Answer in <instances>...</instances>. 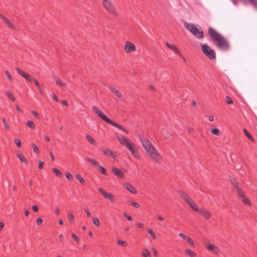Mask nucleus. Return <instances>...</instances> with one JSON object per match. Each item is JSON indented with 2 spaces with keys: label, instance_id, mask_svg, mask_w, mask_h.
<instances>
[{
  "label": "nucleus",
  "instance_id": "nucleus-32",
  "mask_svg": "<svg viewBox=\"0 0 257 257\" xmlns=\"http://www.w3.org/2000/svg\"><path fill=\"white\" fill-rule=\"evenodd\" d=\"M230 182L232 186H233V187L235 188V189H236L237 188H239L238 186V183L236 180L234 179H231L230 180Z\"/></svg>",
  "mask_w": 257,
  "mask_h": 257
},
{
  "label": "nucleus",
  "instance_id": "nucleus-35",
  "mask_svg": "<svg viewBox=\"0 0 257 257\" xmlns=\"http://www.w3.org/2000/svg\"><path fill=\"white\" fill-rule=\"evenodd\" d=\"M147 232L150 234L153 239H155L156 238V234L151 229L148 228L147 230Z\"/></svg>",
  "mask_w": 257,
  "mask_h": 257
},
{
  "label": "nucleus",
  "instance_id": "nucleus-60",
  "mask_svg": "<svg viewBox=\"0 0 257 257\" xmlns=\"http://www.w3.org/2000/svg\"><path fill=\"white\" fill-rule=\"evenodd\" d=\"M179 235L180 237L183 238V239H187L188 237H187L184 234L182 233H180L179 234Z\"/></svg>",
  "mask_w": 257,
  "mask_h": 257
},
{
  "label": "nucleus",
  "instance_id": "nucleus-53",
  "mask_svg": "<svg viewBox=\"0 0 257 257\" xmlns=\"http://www.w3.org/2000/svg\"><path fill=\"white\" fill-rule=\"evenodd\" d=\"M52 98L53 99L56 101V102H58V97L57 96H56V95L55 94V93H52Z\"/></svg>",
  "mask_w": 257,
  "mask_h": 257
},
{
  "label": "nucleus",
  "instance_id": "nucleus-61",
  "mask_svg": "<svg viewBox=\"0 0 257 257\" xmlns=\"http://www.w3.org/2000/svg\"><path fill=\"white\" fill-rule=\"evenodd\" d=\"M61 103L65 106H67L68 105V103L66 100H63L61 101Z\"/></svg>",
  "mask_w": 257,
  "mask_h": 257
},
{
  "label": "nucleus",
  "instance_id": "nucleus-20",
  "mask_svg": "<svg viewBox=\"0 0 257 257\" xmlns=\"http://www.w3.org/2000/svg\"><path fill=\"white\" fill-rule=\"evenodd\" d=\"M1 18L7 24L8 26L10 29H15V26L8 19V18H7L4 16H3Z\"/></svg>",
  "mask_w": 257,
  "mask_h": 257
},
{
  "label": "nucleus",
  "instance_id": "nucleus-54",
  "mask_svg": "<svg viewBox=\"0 0 257 257\" xmlns=\"http://www.w3.org/2000/svg\"><path fill=\"white\" fill-rule=\"evenodd\" d=\"M123 215L128 220L131 221L132 220V217L131 216L127 215L126 213H123Z\"/></svg>",
  "mask_w": 257,
  "mask_h": 257
},
{
  "label": "nucleus",
  "instance_id": "nucleus-28",
  "mask_svg": "<svg viewBox=\"0 0 257 257\" xmlns=\"http://www.w3.org/2000/svg\"><path fill=\"white\" fill-rule=\"evenodd\" d=\"M87 161L92 164L94 166L98 167L99 165L98 163L93 159L88 158Z\"/></svg>",
  "mask_w": 257,
  "mask_h": 257
},
{
  "label": "nucleus",
  "instance_id": "nucleus-21",
  "mask_svg": "<svg viewBox=\"0 0 257 257\" xmlns=\"http://www.w3.org/2000/svg\"><path fill=\"white\" fill-rule=\"evenodd\" d=\"M126 188L133 194H136L137 193L136 188L130 183L126 184Z\"/></svg>",
  "mask_w": 257,
  "mask_h": 257
},
{
  "label": "nucleus",
  "instance_id": "nucleus-2",
  "mask_svg": "<svg viewBox=\"0 0 257 257\" xmlns=\"http://www.w3.org/2000/svg\"><path fill=\"white\" fill-rule=\"evenodd\" d=\"M208 34L212 40L215 43L216 46L220 49L227 50L229 48V45L226 40L214 29L211 27L208 28Z\"/></svg>",
  "mask_w": 257,
  "mask_h": 257
},
{
  "label": "nucleus",
  "instance_id": "nucleus-18",
  "mask_svg": "<svg viewBox=\"0 0 257 257\" xmlns=\"http://www.w3.org/2000/svg\"><path fill=\"white\" fill-rule=\"evenodd\" d=\"M166 45L169 48L173 50L175 53L181 55L179 50L174 44H169V43L167 42Z\"/></svg>",
  "mask_w": 257,
  "mask_h": 257
},
{
  "label": "nucleus",
  "instance_id": "nucleus-52",
  "mask_svg": "<svg viewBox=\"0 0 257 257\" xmlns=\"http://www.w3.org/2000/svg\"><path fill=\"white\" fill-rule=\"evenodd\" d=\"M84 211L86 213L87 216L89 218L91 217V214L89 211L88 209H84Z\"/></svg>",
  "mask_w": 257,
  "mask_h": 257
},
{
  "label": "nucleus",
  "instance_id": "nucleus-26",
  "mask_svg": "<svg viewBox=\"0 0 257 257\" xmlns=\"http://www.w3.org/2000/svg\"><path fill=\"white\" fill-rule=\"evenodd\" d=\"M185 251L187 254L190 256L191 257H195L196 255V252L190 249H187Z\"/></svg>",
  "mask_w": 257,
  "mask_h": 257
},
{
  "label": "nucleus",
  "instance_id": "nucleus-5",
  "mask_svg": "<svg viewBox=\"0 0 257 257\" xmlns=\"http://www.w3.org/2000/svg\"><path fill=\"white\" fill-rule=\"evenodd\" d=\"M185 27L197 38L201 39L203 38L204 33L203 31H200L193 24H187V23H186Z\"/></svg>",
  "mask_w": 257,
  "mask_h": 257
},
{
  "label": "nucleus",
  "instance_id": "nucleus-63",
  "mask_svg": "<svg viewBox=\"0 0 257 257\" xmlns=\"http://www.w3.org/2000/svg\"><path fill=\"white\" fill-rule=\"evenodd\" d=\"M16 108L17 110L19 112H21L22 111V109L20 108V107L18 105H16Z\"/></svg>",
  "mask_w": 257,
  "mask_h": 257
},
{
  "label": "nucleus",
  "instance_id": "nucleus-56",
  "mask_svg": "<svg viewBox=\"0 0 257 257\" xmlns=\"http://www.w3.org/2000/svg\"><path fill=\"white\" fill-rule=\"evenodd\" d=\"M136 225L139 228H144V224L140 222H137L136 223Z\"/></svg>",
  "mask_w": 257,
  "mask_h": 257
},
{
  "label": "nucleus",
  "instance_id": "nucleus-3",
  "mask_svg": "<svg viewBox=\"0 0 257 257\" xmlns=\"http://www.w3.org/2000/svg\"><path fill=\"white\" fill-rule=\"evenodd\" d=\"M117 138L120 144L123 146H125L130 151L131 154L135 158H140V153L136 149V146L134 143H133L129 139L125 138L122 135L117 136Z\"/></svg>",
  "mask_w": 257,
  "mask_h": 257
},
{
  "label": "nucleus",
  "instance_id": "nucleus-45",
  "mask_svg": "<svg viewBox=\"0 0 257 257\" xmlns=\"http://www.w3.org/2000/svg\"><path fill=\"white\" fill-rule=\"evenodd\" d=\"M15 143L17 145L18 148H21V141L20 139H16L15 140Z\"/></svg>",
  "mask_w": 257,
  "mask_h": 257
},
{
  "label": "nucleus",
  "instance_id": "nucleus-38",
  "mask_svg": "<svg viewBox=\"0 0 257 257\" xmlns=\"http://www.w3.org/2000/svg\"><path fill=\"white\" fill-rule=\"evenodd\" d=\"M98 167L99 168L102 174L105 176L107 175L106 170L103 166L98 165Z\"/></svg>",
  "mask_w": 257,
  "mask_h": 257
},
{
  "label": "nucleus",
  "instance_id": "nucleus-16",
  "mask_svg": "<svg viewBox=\"0 0 257 257\" xmlns=\"http://www.w3.org/2000/svg\"><path fill=\"white\" fill-rule=\"evenodd\" d=\"M112 171L115 176H116L118 177H119L120 178H123V177H124L123 173L122 172V171L120 169H119L115 167H113L112 168Z\"/></svg>",
  "mask_w": 257,
  "mask_h": 257
},
{
  "label": "nucleus",
  "instance_id": "nucleus-24",
  "mask_svg": "<svg viewBox=\"0 0 257 257\" xmlns=\"http://www.w3.org/2000/svg\"><path fill=\"white\" fill-rule=\"evenodd\" d=\"M17 157L19 158L20 160L22 162H24L26 164H27L28 161L27 159L26 158V157L22 154H17Z\"/></svg>",
  "mask_w": 257,
  "mask_h": 257
},
{
  "label": "nucleus",
  "instance_id": "nucleus-64",
  "mask_svg": "<svg viewBox=\"0 0 257 257\" xmlns=\"http://www.w3.org/2000/svg\"><path fill=\"white\" fill-rule=\"evenodd\" d=\"M55 213L56 215L59 214V213H60V210H59V209L58 208H56V209L55 210Z\"/></svg>",
  "mask_w": 257,
  "mask_h": 257
},
{
  "label": "nucleus",
  "instance_id": "nucleus-49",
  "mask_svg": "<svg viewBox=\"0 0 257 257\" xmlns=\"http://www.w3.org/2000/svg\"><path fill=\"white\" fill-rule=\"evenodd\" d=\"M66 177L69 180H71L73 179L72 175L70 173H67L66 175Z\"/></svg>",
  "mask_w": 257,
  "mask_h": 257
},
{
  "label": "nucleus",
  "instance_id": "nucleus-10",
  "mask_svg": "<svg viewBox=\"0 0 257 257\" xmlns=\"http://www.w3.org/2000/svg\"><path fill=\"white\" fill-rule=\"evenodd\" d=\"M124 49L126 53H131L136 50V47L132 42L127 41L125 42Z\"/></svg>",
  "mask_w": 257,
  "mask_h": 257
},
{
  "label": "nucleus",
  "instance_id": "nucleus-9",
  "mask_svg": "<svg viewBox=\"0 0 257 257\" xmlns=\"http://www.w3.org/2000/svg\"><path fill=\"white\" fill-rule=\"evenodd\" d=\"M98 190L105 198L109 199L112 202L114 201L115 198L112 194L106 192L102 188H98Z\"/></svg>",
  "mask_w": 257,
  "mask_h": 257
},
{
  "label": "nucleus",
  "instance_id": "nucleus-27",
  "mask_svg": "<svg viewBox=\"0 0 257 257\" xmlns=\"http://www.w3.org/2000/svg\"><path fill=\"white\" fill-rule=\"evenodd\" d=\"M53 172L58 177H61L62 176V174L60 171L57 168H53L52 169Z\"/></svg>",
  "mask_w": 257,
  "mask_h": 257
},
{
  "label": "nucleus",
  "instance_id": "nucleus-40",
  "mask_svg": "<svg viewBox=\"0 0 257 257\" xmlns=\"http://www.w3.org/2000/svg\"><path fill=\"white\" fill-rule=\"evenodd\" d=\"M93 222L96 226H99L100 225V221L97 218H94L93 219Z\"/></svg>",
  "mask_w": 257,
  "mask_h": 257
},
{
  "label": "nucleus",
  "instance_id": "nucleus-7",
  "mask_svg": "<svg viewBox=\"0 0 257 257\" xmlns=\"http://www.w3.org/2000/svg\"><path fill=\"white\" fill-rule=\"evenodd\" d=\"M103 6L109 13L117 16L118 14L114 5L109 0H103Z\"/></svg>",
  "mask_w": 257,
  "mask_h": 257
},
{
  "label": "nucleus",
  "instance_id": "nucleus-30",
  "mask_svg": "<svg viewBox=\"0 0 257 257\" xmlns=\"http://www.w3.org/2000/svg\"><path fill=\"white\" fill-rule=\"evenodd\" d=\"M241 201L243 202V203L244 204H247L249 206L251 205L250 202L245 196H244L242 197Z\"/></svg>",
  "mask_w": 257,
  "mask_h": 257
},
{
  "label": "nucleus",
  "instance_id": "nucleus-47",
  "mask_svg": "<svg viewBox=\"0 0 257 257\" xmlns=\"http://www.w3.org/2000/svg\"><path fill=\"white\" fill-rule=\"evenodd\" d=\"M33 148L34 151L35 153L38 154L39 153V149L36 144H34L33 145Z\"/></svg>",
  "mask_w": 257,
  "mask_h": 257
},
{
  "label": "nucleus",
  "instance_id": "nucleus-12",
  "mask_svg": "<svg viewBox=\"0 0 257 257\" xmlns=\"http://www.w3.org/2000/svg\"><path fill=\"white\" fill-rule=\"evenodd\" d=\"M197 212L206 219H209L211 216L210 212L207 209L204 208L199 209V211Z\"/></svg>",
  "mask_w": 257,
  "mask_h": 257
},
{
  "label": "nucleus",
  "instance_id": "nucleus-44",
  "mask_svg": "<svg viewBox=\"0 0 257 257\" xmlns=\"http://www.w3.org/2000/svg\"><path fill=\"white\" fill-rule=\"evenodd\" d=\"M2 120H3V122L4 123L5 129L9 130L10 129V127H9V126L8 124L7 123V122L6 121V118H3L2 119Z\"/></svg>",
  "mask_w": 257,
  "mask_h": 257
},
{
  "label": "nucleus",
  "instance_id": "nucleus-39",
  "mask_svg": "<svg viewBox=\"0 0 257 257\" xmlns=\"http://www.w3.org/2000/svg\"><path fill=\"white\" fill-rule=\"evenodd\" d=\"M211 133H212V134L215 135L216 136H219L220 135V134L219 129L217 128H213L211 130Z\"/></svg>",
  "mask_w": 257,
  "mask_h": 257
},
{
  "label": "nucleus",
  "instance_id": "nucleus-6",
  "mask_svg": "<svg viewBox=\"0 0 257 257\" xmlns=\"http://www.w3.org/2000/svg\"><path fill=\"white\" fill-rule=\"evenodd\" d=\"M202 52L210 60H213L216 58L214 51L206 44L201 45Z\"/></svg>",
  "mask_w": 257,
  "mask_h": 257
},
{
  "label": "nucleus",
  "instance_id": "nucleus-15",
  "mask_svg": "<svg viewBox=\"0 0 257 257\" xmlns=\"http://www.w3.org/2000/svg\"><path fill=\"white\" fill-rule=\"evenodd\" d=\"M102 151L105 156H110L112 157L113 158L115 159V157L116 156L115 153L110 149L107 148H102Z\"/></svg>",
  "mask_w": 257,
  "mask_h": 257
},
{
  "label": "nucleus",
  "instance_id": "nucleus-50",
  "mask_svg": "<svg viewBox=\"0 0 257 257\" xmlns=\"http://www.w3.org/2000/svg\"><path fill=\"white\" fill-rule=\"evenodd\" d=\"M131 204L136 208H139L140 206L139 203L133 201L131 202Z\"/></svg>",
  "mask_w": 257,
  "mask_h": 257
},
{
  "label": "nucleus",
  "instance_id": "nucleus-1",
  "mask_svg": "<svg viewBox=\"0 0 257 257\" xmlns=\"http://www.w3.org/2000/svg\"><path fill=\"white\" fill-rule=\"evenodd\" d=\"M140 141L143 148L151 158L156 163L161 162L163 158L152 143L144 136L140 137Z\"/></svg>",
  "mask_w": 257,
  "mask_h": 257
},
{
  "label": "nucleus",
  "instance_id": "nucleus-41",
  "mask_svg": "<svg viewBox=\"0 0 257 257\" xmlns=\"http://www.w3.org/2000/svg\"><path fill=\"white\" fill-rule=\"evenodd\" d=\"M225 101H226V103L228 104L233 103V101H232V99L228 96H226L225 97Z\"/></svg>",
  "mask_w": 257,
  "mask_h": 257
},
{
  "label": "nucleus",
  "instance_id": "nucleus-42",
  "mask_svg": "<svg viewBox=\"0 0 257 257\" xmlns=\"http://www.w3.org/2000/svg\"><path fill=\"white\" fill-rule=\"evenodd\" d=\"M27 125L29 126V127H30V128H31L32 129L35 128V124H34V122L31 120H29L27 122Z\"/></svg>",
  "mask_w": 257,
  "mask_h": 257
},
{
  "label": "nucleus",
  "instance_id": "nucleus-43",
  "mask_svg": "<svg viewBox=\"0 0 257 257\" xmlns=\"http://www.w3.org/2000/svg\"><path fill=\"white\" fill-rule=\"evenodd\" d=\"M71 236L73 238V239L77 242H79L80 239L78 236H77L76 234L74 233L71 234Z\"/></svg>",
  "mask_w": 257,
  "mask_h": 257
},
{
  "label": "nucleus",
  "instance_id": "nucleus-33",
  "mask_svg": "<svg viewBox=\"0 0 257 257\" xmlns=\"http://www.w3.org/2000/svg\"><path fill=\"white\" fill-rule=\"evenodd\" d=\"M68 216L69 219V221L70 223H73L74 221V218L73 213L71 212H69L68 213Z\"/></svg>",
  "mask_w": 257,
  "mask_h": 257
},
{
  "label": "nucleus",
  "instance_id": "nucleus-14",
  "mask_svg": "<svg viewBox=\"0 0 257 257\" xmlns=\"http://www.w3.org/2000/svg\"><path fill=\"white\" fill-rule=\"evenodd\" d=\"M180 196L188 204L192 199L187 194L184 192L180 191L179 192Z\"/></svg>",
  "mask_w": 257,
  "mask_h": 257
},
{
  "label": "nucleus",
  "instance_id": "nucleus-55",
  "mask_svg": "<svg viewBox=\"0 0 257 257\" xmlns=\"http://www.w3.org/2000/svg\"><path fill=\"white\" fill-rule=\"evenodd\" d=\"M32 209L35 212H38L39 210L38 207L37 205H33L32 206Z\"/></svg>",
  "mask_w": 257,
  "mask_h": 257
},
{
  "label": "nucleus",
  "instance_id": "nucleus-58",
  "mask_svg": "<svg viewBox=\"0 0 257 257\" xmlns=\"http://www.w3.org/2000/svg\"><path fill=\"white\" fill-rule=\"evenodd\" d=\"M33 81L35 84V85L38 87H40V84L39 83V82L37 80V79L34 77V79H33Z\"/></svg>",
  "mask_w": 257,
  "mask_h": 257
},
{
  "label": "nucleus",
  "instance_id": "nucleus-51",
  "mask_svg": "<svg viewBox=\"0 0 257 257\" xmlns=\"http://www.w3.org/2000/svg\"><path fill=\"white\" fill-rule=\"evenodd\" d=\"M43 222V220L41 218H38L36 220V223L38 225H41Z\"/></svg>",
  "mask_w": 257,
  "mask_h": 257
},
{
  "label": "nucleus",
  "instance_id": "nucleus-8",
  "mask_svg": "<svg viewBox=\"0 0 257 257\" xmlns=\"http://www.w3.org/2000/svg\"><path fill=\"white\" fill-rule=\"evenodd\" d=\"M16 70L19 74L26 79L27 81L31 82L33 81L34 77L26 72L23 71L22 69L17 67Z\"/></svg>",
  "mask_w": 257,
  "mask_h": 257
},
{
  "label": "nucleus",
  "instance_id": "nucleus-22",
  "mask_svg": "<svg viewBox=\"0 0 257 257\" xmlns=\"http://www.w3.org/2000/svg\"><path fill=\"white\" fill-rule=\"evenodd\" d=\"M6 95L11 100L14 101L15 100V97L14 95L9 90H7L5 91Z\"/></svg>",
  "mask_w": 257,
  "mask_h": 257
},
{
  "label": "nucleus",
  "instance_id": "nucleus-29",
  "mask_svg": "<svg viewBox=\"0 0 257 257\" xmlns=\"http://www.w3.org/2000/svg\"><path fill=\"white\" fill-rule=\"evenodd\" d=\"M5 74L8 77L10 82L12 83L14 82V78L11 73L8 71H5Z\"/></svg>",
  "mask_w": 257,
  "mask_h": 257
},
{
  "label": "nucleus",
  "instance_id": "nucleus-17",
  "mask_svg": "<svg viewBox=\"0 0 257 257\" xmlns=\"http://www.w3.org/2000/svg\"><path fill=\"white\" fill-rule=\"evenodd\" d=\"M54 79L56 80V84L59 87L61 88L65 87L66 86V84L63 82V81L60 79L59 77L54 76Z\"/></svg>",
  "mask_w": 257,
  "mask_h": 257
},
{
  "label": "nucleus",
  "instance_id": "nucleus-34",
  "mask_svg": "<svg viewBox=\"0 0 257 257\" xmlns=\"http://www.w3.org/2000/svg\"><path fill=\"white\" fill-rule=\"evenodd\" d=\"M235 190H236L238 195L240 197H242L243 196H245L244 194V192L242 189H240L239 188H237Z\"/></svg>",
  "mask_w": 257,
  "mask_h": 257
},
{
  "label": "nucleus",
  "instance_id": "nucleus-57",
  "mask_svg": "<svg viewBox=\"0 0 257 257\" xmlns=\"http://www.w3.org/2000/svg\"><path fill=\"white\" fill-rule=\"evenodd\" d=\"M32 114L33 115V116L36 117V118H39V114L38 113L35 111H33L32 112Z\"/></svg>",
  "mask_w": 257,
  "mask_h": 257
},
{
  "label": "nucleus",
  "instance_id": "nucleus-31",
  "mask_svg": "<svg viewBox=\"0 0 257 257\" xmlns=\"http://www.w3.org/2000/svg\"><path fill=\"white\" fill-rule=\"evenodd\" d=\"M142 254L144 257H151V253L148 249H144Z\"/></svg>",
  "mask_w": 257,
  "mask_h": 257
},
{
  "label": "nucleus",
  "instance_id": "nucleus-25",
  "mask_svg": "<svg viewBox=\"0 0 257 257\" xmlns=\"http://www.w3.org/2000/svg\"><path fill=\"white\" fill-rule=\"evenodd\" d=\"M86 138L87 140L91 144L94 145H96V142L95 140L91 136L87 135L86 136Z\"/></svg>",
  "mask_w": 257,
  "mask_h": 257
},
{
  "label": "nucleus",
  "instance_id": "nucleus-11",
  "mask_svg": "<svg viewBox=\"0 0 257 257\" xmlns=\"http://www.w3.org/2000/svg\"><path fill=\"white\" fill-rule=\"evenodd\" d=\"M110 90L117 97L119 98L120 100L124 101L125 98L122 96V93L119 92L117 89L112 86H109Z\"/></svg>",
  "mask_w": 257,
  "mask_h": 257
},
{
  "label": "nucleus",
  "instance_id": "nucleus-59",
  "mask_svg": "<svg viewBox=\"0 0 257 257\" xmlns=\"http://www.w3.org/2000/svg\"><path fill=\"white\" fill-rule=\"evenodd\" d=\"M44 165V162L43 161H40L38 164V168L41 169L42 168Z\"/></svg>",
  "mask_w": 257,
  "mask_h": 257
},
{
  "label": "nucleus",
  "instance_id": "nucleus-37",
  "mask_svg": "<svg viewBox=\"0 0 257 257\" xmlns=\"http://www.w3.org/2000/svg\"><path fill=\"white\" fill-rule=\"evenodd\" d=\"M75 178L78 180V181H79V182L81 183V184H83L85 182L84 179L82 178V177L79 175V174H77L75 176Z\"/></svg>",
  "mask_w": 257,
  "mask_h": 257
},
{
  "label": "nucleus",
  "instance_id": "nucleus-36",
  "mask_svg": "<svg viewBox=\"0 0 257 257\" xmlns=\"http://www.w3.org/2000/svg\"><path fill=\"white\" fill-rule=\"evenodd\" d=\"M248 2L257 10V0H247Z\"/></svg>",
  "mask_w": 257,
  "mask_h": 257
},
{
  "label": "nucleus",
  "instance_id": "nucleus-48",
  "mask_svg": "<svg viewBox=\"0 0 257 257\" xmlns=\"http://www.w3.org/2000/svg\"><path fill=\"white\" fill-rule=\"evenodd\" d=\"M188 243L191 246H193L194 245V241L189 237H188L187 238Z\"/></svg>",
  "mask_w": 257,
  "mask_h": 257
},
{
  "label": "nucleus",
  "instance_id": "nucleus-23",
  "mask_svg": "<svg viewBox=\"0 0 257 257\" xmlns=\"http://www.w3.org/2000/svg\"><path fill=\"white\" fill-rule=\"evenodd\" d=\"M243 133L244 135L247 137V138L250 140L251 142H254V139L252 137V136L248 133V132L245 128L243 130Z\"/></svg>",
  "mask_w": 257,
  "mask_h": 257
},
{
  "label": "nucleus",
  "instance_id": "nucleus-13",
  "mask_svg": "<svg viewBox=\"0 0 257 257\" xmlns=\"http://www.w3.org/2000/svg\"><path fill=\"white\" fill-rule=\"evenodd\" d=\"M206 248L208 250L212 251L216 254H218L220 252V250L219 248L214 244L209 243L206 246Z\"/></svg>",
  "mask_w": 257,
  "mask_h": 257
},
{
  "label": "nucleus",
  "instance_id": "nucleus-46",
  "mask_svg": "<svg viewBox=\"0 0 257 257\" xmlns=\"http://www.w3.org/2000/svg\"><path fill=\"white\" fill-rule=\"evenodd\" d=\"M117 244L118 245H121L122 246H124L126 244L125 241H122L121 240H118L117 241Z\"/></svg>",
  "mask_w": 257,
  "mask_h": 257
},
{
  "label": "nucleus",
  "instance_id": "nucleus-62",
  "mask_svg": "<svg viewBox=\"0 0 257 257\" xmlns=\"http://www.w3.org/2000/svg\"><path fill=\"white\" fill-rule=\"evenodd\" d=\"M4 225L5 224L4 222H0V231H1L3 229Z\"/></svg>",
  "mask_w": 257,
  "mask_h": 257
},
{
  "label": "nucleus",
  "instance_id": "nucleus-4",
  "mask_svg": "<svg viewBox=\"0 0 257 257\" xmlns=\"http://www.w3.org/2000/svg\"><path fill=\"white\" fill-rule=\"evenodd\" d=\"M92 109L93 112L95 114H96L98 117L101 118L104 121H106L109 124L112 125L113 126L116 127L119 130L125 133L126 134H128L129 133V132L127 130L124 128L122 126L118 124L116 122L113 121L110 119L106 115L102 113V112L100 110H99L98 108L96 106H93Z\"/></svg>",
  "mask_w": 257,
  "mask_h": 257
},
{
  "label": "nucleus",
  "instance_id": "nucleus-19",
  "mask_svg": "<svg viewBox=\"0 0 257 257\" xmlns=\"http://www.w3.org/2000/svg\"><path fill=\"white\" fill-rule=\"evenodd\" d=\"M188 205L189 206V207L193 209L194 211L197 212L199 211V207L198 205L196 204V203L193 201L192 199L188 204Z\"/></svg>",
  "mask_w": 257,
  "mask_h": 257
}]
</instances>
